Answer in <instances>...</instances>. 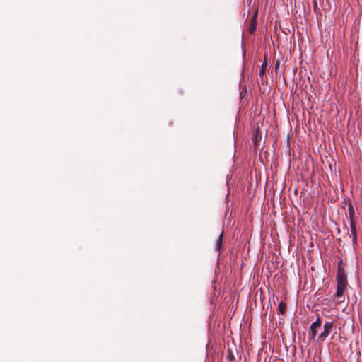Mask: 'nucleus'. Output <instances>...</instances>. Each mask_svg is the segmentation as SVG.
Segmentation results:
<instances>
[{
	"mask_svg": "<svg viewBox=\"0 0 362 362\" xmlns=\"http://www.w3.org/2000/svg\"><path fill=\"white\" fill-rule=\"evenodd\" d=\"M223 231L221 233V234L218 236V238L216 241V248L218 250H220L222 247L223 245Z\"/></svg>",
	"mask_w": 362,
	"mask_h": 362,
	"instance_id": "nucleus-8",
	"label": "nucleus"
},
{
	"mask_svg": "<svg viewBox=\"0 0 362 362\" xmlns=\"http://www.w3.org/2000/svg\"><path fill=\"white\" fill-rule=\"evenodd\" d=\"M262 136L260 134L259 129H256L253 133L252 141L254 145L257 148L259 146V142L260 141Z\"/></svg>",
	"mask_w": 362,
	"mask_h": 362,
	"instance_id": "nucleus-4",
	"label": "nucleus"
},
{
	"mask_svg": "<svg viewBox=\"0 0 362 362\" xmlns=\"http://www.w3.org/2000/svg\"><path fill=\"white\" fill-rule=\"evenodd\" d=\"M333 326L332 322H326L324 325V331L318 336V339L324 341L330 334Z\"/></svg>",
	"mask_w": 362,
	"mask_h": 362,
	"instance_id": "nucleus-3",
	"label": "nucleus"
},
{
	"mask_svg": "<svg viewBox=\"0 0 362 362\" xmlns=\"http://www.w3.org/2000/svg\"><path fill=\"white\" fill-rule=\"evenodd\" d=\"M279 62H277L276 64V69H277L279 68Z\"/></svg>",
	"mask_w": 362,
	"mask_h": 362,
	"instance_id": "nucleus-12",
	"label": "nucleus"
},
{
	"mask_svg": "<svg viewBox=\"0 0 362 362\" xmlns=\"http://www.w3.org/2000/svg\"><path fill=\"white\" fill-rule=\"evenodd\" d=\"M266 69H267V62H264L262 65V68L260 69V71H259V76L261 77H262L265 73H266Z\"/></svg>",
	"mask_w": 362,
	"mask_h": 362,
	"instance_id": "nucleus-10",
	"label": "nucleus"
},
{
	"mask_svg": "<svg viewBox=\"0 0 362 362\" xmlns=\"http://www.w3.org/2000/svg\"><path fill=\"white\" fill-rule=\"evenodd\" d=\"M353 245H356L357 243V235H353Z\"/></svg>",
	"mask_w": 362,
	"mask_h": 362,
	"instance_id": "nucleus-11",
	"label": "nucleus"
},
{
	"mask_svg": "<svg viewBox=\"0 0 362 362\" xmlns=\"http://www.w3.org/2000/svg\"><path fill=\"white\" fill-rule=\"evenodd\" d=\"M278 310L281 315H285L286 311V304L284 301H281L279 304Z\"/></svg>",
	"mask_w": 362,
	"mask_h": 362,
	"instance_id": "nucleus-7",
	"label": "nucleus"
},
{
	"mask_svg": "<svg viewBox=\"0 0 362 362\" xmlns=\"http://www.w3.org/2000/svg\"><path fill=\"white\" fill-rule=\"evenodd\" d=\"M351 233L352 236L357 235L356 223L355 221L350 222Z\"/></svg>",
	"mask_w": 362,
	"mask_h": 362,
	"instance_id": "nucleus-9",
	"label": "nucleus"
},
{
	"mask_svg": "<svg viewBox=\"0 0 362 362\" xmlns=\"http://www.w3.org/2000/svg\"><path fill=\"white\" fill-rule=\"evenodd\" d=\"M257 26V13L252 17L251 20L250 27V33H252L256 30Z\"/></svg>",
	"mask_w": 362,
	"mask_h": 362,
	"instance_id": "nucleus-6",
	"label": "nucleus"
},
{
	"mask_svg": "<svg viewBox=\"0 0 362 362\" xmlns=\"http://www.w3.org/2000/svg\"><path fill=\"white\" fill-rule=\"evenodd\" d=\"M337 292L335 297L337 298V303H341L344 301V293L346 289L347 279L346 275L343 270L339 269L337 274Z\"/></svg>",
	"mask_w": 362,
	"mask_h": 362,
	"instance_id": "nucleus-1",
	"label": "nucleus"
},
{
	"mask_svg": "<svg viewBox=\"0 0 362 362\" xmlns=\"http://www.w3.org/2000/svg\"><path fill=\"white\" fill-rule=\"evenodd\" d=\"M348 211H349L350 222L355 221H354L355 209H354V207L351 202H349V203L348 204Z\"/></svg>",
	"mask_w": 362,
	"mask_h": 362,
	"instance_id": "nucleus-5",
	"label": "nucleus"
},
{
	"mask_svg": "<svg viewBox=\"0 0 362 362\" xmlns=\"http://www.w3.org/2000/svg\"><path fill=\"white\" fill-rule=\"evenodd\" d=\"M322 321L320 317H317L316 320L311 324L308 333L309 340H313L315 338L317 334V329L320 327Z\"/></svg>",
	"mask_w": 362,
	"mask_h": 362,
	"instance_id": "nucleus-2",
	"label": "nucleus"
}]
</instances>
